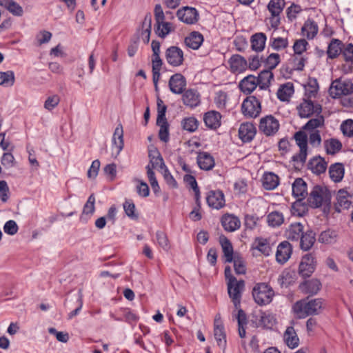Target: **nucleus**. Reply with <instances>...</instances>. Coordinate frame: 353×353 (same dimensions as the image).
<instances>
[{
  "label": "nucleus",
  "instance_id": "nucleus-1",
  "mask_svg": "<svg viewBox=\"0 0 353 353\" xmlns=\"http://www.w3.org/2000/svg\"><path fill=\"white\" fill-rule=\"evenodd\" d=\"M331 194L329 190L320 185H315L307 197V204L312 208L323 206L324 213H328L331 206Z\"/></svg>",
  "mask_w": 353,
  "mask_h": 353
},
{
  "label": "nucleus",
  "instance_id": "nucleus-2",
  "mask_svg": "<svg viewBox=\"0 0 353 353\" xmlns=\"http://www.w3.org/2000/svg\"><path fill=\"white\" fill-rule=\"evenodd\" d=\"M323 300L314 299L308 302L297 301L293 306L294 312L299 319H304L308 316L316 315L322 307Z\"/></svg>",
  "mask_w": 353,
  "mask_h": 353
},
{
  "label": "nucleus",
  "instance_id": "nucleus-3",
  "mask_svg": "<svg viewBox=\"0 0 353 353\" xmlns=\"http://www.w3.org/2000/svg\"><path fill=\"white\" fill-rule=\"evenodd\" d=\"M274 295V290L265 283H257L252 290L253 298L259 305H265L270 303Z\"/></svg>",
  "mask_w": 353,
  "mask_h": 353
},
{
  "label": "nucleus",
  "instance_id": "nucleus-4",
  "mask_svg": "<svg viewBox=\"0 0 353 353\" xmlns=\"http://www.w3.org/2000/svg\"><path fill=\"white\" fill-rule=\"evenodd\" d=\"M241 112L245 117L256 118L261 112V102L255 96H249L242 103Z\"/></svg>",
  "mask_w": 353,
  "mask_h": 353
},
{
  "label": "nucleus",
  "instance_id": "nucleus-5",
  "mask_svg": "<svg viewBox=\"0 0 353 353\" xmlns=\"http://www.w3.org/2000/svg\"><path fill=\"white\" fill-rule=\"evenodd\" d=\"M329 92L332 98H338L342 95H349L353 93V83L348 80H334L330 88Z\"/></svg>",
  "mask_w": 353,
  "mask_h": 353
},
{
  "label": "nucleus",
  "instance_id": "nucleus-6",
  "mask_svg": "<svg viewBox=\"0 0 353 353\" xmlns=\"http://www.w3.org/2000/svg\"><path fill=\"white\" fill-rule=\"evenodd\" d=\"M228 292L230 298L234 303L235 308L239 309L241 304V294L245 288L243 280L237 281L236 279H232V281L227 282Z\"/></svg>",
  "mask_w": 353,
  "mask_h": 353
},
{
  "label": "nucleus",
  "instance_id": "nucleus-7",
  "mask_svg": "<svg viewBox=\"0 0 353 353\" xmlns=\"http://www.w3.org/2000/svg\"><path fill=\"white\" fill-rule=\"evenodd\" d=\"M280 127L279 121L272 115H267L260 119L259 130L265 136H274Z\"/></svg>",
  "mask_w": 353,
  "mask_h": 353
},
{
  "label": "nucleus",
  "instance_id": "nucleus-8",
  "mask_svg": "<svg viewBox=\"0 0 353 353\" xmlns=\"http://www.w3.org/2000/svg\"><path fill=\"white\" fill-rule=\"evenodd\" d=\"M301 118H308L313 114H320L322 107L320 104H314L311 100H304L297 108Z\"/></svg>",
  "mask_w": 353,
  "mask_h": 353
},
{
  "label": "nucleus",
  "instance_id": "nucleus-9",
  "mask_svg": "<svg viewBox=\"0 0 353 353\" xmlns=\"http://www.w3.org/2000/svg\"><path fill=\"white\" fill-rule=\"evenodd\" d=\"M199 12L196 8L189 6H184L176 12V17L179 20L186 24H194L199 20Z\"/></svg>",
  "mask_w": 353,
  "mask_h": 353
},
{
  "label": "nucleus",
  "instance_id": "nucleus-10",
  "mask_svg": "<svg viewBox=\"0 0 353 353\" xmlns=\"http://www.w3.org/2000/svg\"><path fill=\"white\" fill-rule=\"evenodd\" d=\"M165 59L170 65L180 66L184 61L183 52L177 46H170L165 51Z\"/></svg>",
  "mask_w": 353,
  "mask_h": 353
},
{
  "label": "nucleus",
  "instance_id": "nucleus-11",
  "mask_svg": "<svg viewBox=\"0 0 353 353\" xmlns=\"http://www.w3.org/2000/svg\"><path fill=\"white\" fill-rule=\"evenodd\" d=\"M206 201L209 207L219 210L225 205V197L221 190H210L206 196Z\"/></svg>",
  "mask_w": 353,
  "mask_h": 353
},
{
  "label": "nucleus",
  "instance_id": "nucleus-12",
  "mask_svg": "<svg viewBox=\"0 0 353 353\" xmlns=\"http://www.w3.org/2000/svg\"><path fill=\"white\" fill-rule=\"evenodd\" d=\"M292 253V246L288 241H284L279 244L276 252V260L280 264L286 263Z\"/></svg>",
  "mask_w": 353,
  "mask_h": 353
},
{
  "label": "nucleus",
  "instance_id": "nucleus-13",
  "mask_svg": "<svg viewBox=\"0 0 353 353\" xmlns=\"http://www.w3.org/2000/svg\"><path fill=\"white\" fill-rule=\"evenodd\" d=\"M186 86L185 78L180 73H176L171 76L169 81L170 91L174 94H182Z\"/></svg>",
  "mask_w": 353,
  "mask_h": 353
},
{
  "label": "nucleus",
  "instance_id": "nucleus-14",
  "mask_svg": "<svg viewBox=\"0 0 353 353\" xmlns=\"http://www.w3.org/2000/svg\"><path fill=\"white\" fill-rule=\"evenodd\" d=\"M214 335L217 345L224 351L226 347V334L220 317L216 316L214 319Z\"/></svg>",
  "mask_w": 353,
  "mask_h": 353
},
{
  "label": "nucleus",
  "instance_id": "nucleus-15",
  "mask_svg": "<svg viewBox=\"0 0 353 353\" xmlns=\"http://www.w3.org/2000/svg\"><path fill=\"white\" fill-rule=\"evenodd\" d=\"M256 133V127L250 122L241 124L239 129V137L244 143L250 142L254 139Z\"/></svg>",
  "mask_w": 353,
  "mask_h": 353
},
{
  "label": "nucleus",
  "instance_id": "nucleus-16",
  "mask_svg": "<svg viewBox=\"0 0 353 353\" xmlns=\"http://www.w3.org/2000/svg\"><path fill=\"white\" fill-rule=\"evenodd\" d=\"M327 166V162L320 156L314 157L309 161L307 164L308 169L317 175L324 173Z\"/></svg>",
  "mask_w": 353,
  "mask_h": 353
},
{
  "label": "nucleus",
  "instance_id": "nucleus-17",
  "mask_svg": "<svg viewBox=\"0 0 353 353\" xmlns=\"http://www.w3.org/2000/svg\"><path fill=\"white\" fill-rule=\"evenodd\" d=\"M221 114L215 110H211L205 113L203 121L205 125L212 130H216L221 125Z\"/></svg>",
  "mask_w": 353,
  "mask_h": 353
},
{
  "label": "nucleus",
  "instance_id": "nucleus-18",
  "mask_svg": "<svg viewBox=\"0 0 353 353\" xmlns=\"http://www.w3.org/2000/svg\"><path fill=\"white\" fill-rule=\"evenodd\" d=\"M196 161L199 168L203 170H210L215 165L213 157L207 152H199Z\"/></svg>",
  "mask_w": 353,
  "mask_h": 353
},
{
  "label": "nucleus",
  "instance_id": "nucleus-19",
  "mask_svg": "<svg viewBox=\"0 0 353 353\" xmlns=\"http://www.w3.org/2000/svg\"><path fill=\"white\" fill-rule=\"evenodd\" d=\"M183 104L190 108H194L200 103V94L194 89H188L183 92Z\"/></svg>",
  "mask_w": 353,
  "mask_h": 353
},
{
  "label": "nucleus",
  "instance_id": "nucleus-20",
  "mask_svg": "<svg viewBox=\"0 0 353 353\" xmlns=\"http://www.w3.org/2000/svg\"><path fill=\"white\" fill-rule=\"evenodd\" d=\"M230 69L233 72H242L248 68L247 60L239 54H234L229 59Z\"/></svg>",
  "mask_w": 353,
  "mask_h": 353
},
{
  "label": "nucleus",
  "instance_id": "nucleus-21",
  "mask_svg": "<svg viewBox=\"0 0 353 353\" xmlns=\"http://www.w3.org/2000/svg\"><path fill=\"white\" fill-rule=\"evenodd\" d=\"M299 241H300V248L303 251H308L316 241V234L312 230H307L303 232Z\"/></svg>",
  "mask_w": 353,
  "mask_h": 353
},
{
  "label": "nucleus",
  "instance_id": "nucleus-22",
  "mask_svg": "<svg viewBox=\"0 0 353 353\" xmlns=\"http://www.w3.org/2000/svg\"><path fill=\"white\" fill-rule=\"evenodd\" d=\"M292 195L297 199H305L307 196V183L302 178L295 179L292 185Z\"/></svg>",
  "mask_w": 353,
  "mask_h": 353
},
{
  "label": "nucleus",
  "instance_id": "nucleus-23",
  "mask_svg": "<svg viewBox=\"0 0 353 353\" xmlns=\"http://www.w3.org/2000/svg\"><path fill=\"white\" fill-rule=\"evenodd\" d=\"M341 54L347 62L343 65L344 70L346 72H352L353 70V44L348 43L345 46L343 45Z\"/></svg>",
  "mask_w": 353,
  "mask_h": 353
},
{
  "label": "nucleus",
  "instance_id": "nucleus-24",
  "mask_svg": "<svg viewBox=\"0 0 353 353\" xmlns=\"http://www.w3.org/2000/svg\"><path fill=\"white\" fill-rule=\"evenodd\" d=\"M221 224L225 230L228 232H234L238 230L241 226L239 219L231 214H226L221 218Z\"/></svg>",
  "mask_w": 353,
  "mask_h": 353
},
{
  "label": "nucleus",
  "instance_id": "nucleus-25",
  "mask_svg": "<svg viewBox=\"0 0 353 353\" xmlns=\"http://www.w3.org/2000/svg\"><path fill=\"white\" fill-rule=\"evenodd\" d=\"M259 85L256 80V77L254 75H248L243 79L240 83L239 88L241 90L247 94L252 92Z\"/></svg>",
  "mask_w": 353,
  "mask_h": 353
},
{
  "label": "nucleus",
  "instance_id": "nucleus-26",
  "mask_svg": "<svg viewBox=\"0 0 353 353\" xmlns=\"http://www.w3.org/2000/svg\"><path fill=\"white\" fill-rule=\"evenodd\" d=\"M321 283L318 279L305 281L300 285V289L305 294H316L321 290Z\"/></svg>",
  "mask_w": 353,
  "mask_h": 353
},
{
  "label": "nucleus",
  "instance_id": "nucleus-27",
  "mask_svg": "<svg viewBox=\"0 0 353 353\" xmlns=\"http://www.w3.org/2000/svg\"><path fill=\"white\" fill-rule=\"evenodd\" d=\"M267 37L263 32L254 34L250 38L251 48L252 50L259 52L263 50Z\"/></svg>",
  "mask_w": 353,
  "mask_h": 353
},
{
  "label": "nucleus",
  "instance_id": "nucleus-28",
  "mask_svg": "<svg viewBox=\"0 0 353 353\" xmlns=\"http://www.w3.org/2000/svg\"><path fill=\"white\" fill-rule=\"evenodd\" d=\"M344 173V165L341 163H335L330 166V177L335 183H339L342 181Z\"/></svg>",
  "mask_w": 353,
  "mask_h": 353
},
{
  "label": "nucleus",
  "instance_id": "nucleus-29",
  "mask_svg": "<svg viewBox=\"0 0 353 353\" xmlns=\"http://www.w3.org/2000/svg\"><path fill=\"white\" fill-rule=\"evenodd\" d=\"M203 41V37L202 34L199 32H192L185 39V43L186 46L193 50H197L199 48Z\"/></svg>",
  "mask_w": 353,
  "mask_h": 353
},
{
  "label": "nucleus",
  "instance_id": "nucleus-30",
  "mask_svg": "<svg viewBox=\"0 0 353 353\" xmlns=\"http://www.w3.org/2000/svg\"><path fill=\"white\" fill-rule=\"evenodd\" d=\"M336 200L334 208L337 212H341V209H348L351 205V201L348 199V192L344 190H339Z\"/></svg>",
  "mask_w": 353,
  "mask_h": 353
},
{
  "label": "nucleus",
  "instance_id": "nucleus-31",
  "mask_svg": "<svg viewBox=\"0 0 353 353\" xmlns=\"http://www.w3.org/2000/svg\"><path fill=\"white\" fill-rule=\"evenodd\" d=\"M303 233V225L301 223H292L286 230L288 240L298 241Z\"/></svg>",
  "mask_w": 353,
  "mask_h": 353
},
{
  "label": "nucleus",
  "instance_id": "nucleus-32",
  "mask_svg": "<svg viewBox=\"0 0 353 353\" xmlns=\"http://www.w3.org/2000/svg\"><path fill=\"white\" fill-rule=\"evenodd\" d=\"M284 341L286 345L291 349H294L299 345V339L293 327H288L284 333Z\"/></svg>",
  "mask_w": 353,
  "mask_h": 353
},
{
  "label": "nucleus",
  "instance_id": "nucleus-33",
  "mask_svg": "<svg viewBox=\"0 0 353 353\" xmlns=\"http://www.w3.org/2000/svg\"><path fill=\"white\" fill-rule=\"evenodd\" d=\"M317 23L312 19H308L301 28L302 34L308 39H312L318 32Z\"/></svg>",
  "mask_w": 353,
  "mask_h": 353
},
{
  "label": "nucleus",
  "instance_id": "nucleus-34",
  "mask_svg": "<svg viewBox=\"0 0 353 353\" xmlns=\"http://www.w3.org/2000/svg\"><path fill=\"white\" fill-rule=\"evenodd\" d=\"M343 46V43L341 41L337 39H332L327 50L328 58L332 59L336 58L342 53Z\"/></svg>",
  "mask_w": 353,
  "mask_h": 353
},
{
  "label": "nucleus",
  "instance_id": "nucleus-35",
  "mask_svg": "<svg viewBox=\"0 0 353 353\" xmlns=\"http://www.w3.org/2000/svg\"><path fill=\"white\" fill-rule=\"evenodd\" d=\"M273 77V73L270 70L266 69L261 72L258 77H256L259 88L261 90L268 89Z\"/></svg>",
  "mask_w": 353,
  "mask_h": 353
},
{
  "label": "nucleus",
  "instance_id": "nucleus-36",
  "mask_svg": "<svg viewBox=\"0 0 353 353\" xmlns=\"http://www.w3.org/2000/svg\"><path fill=\"white\" fill-rule=\"evenodd\" d=\"M219 241L222 247L223 255L225 258V262L231 263L234 259V251L232 243L225 236H221Z\"/></svg>",
  "mask_w": 353,
  "mask_h": 353
},
{
  "label": "nucleus",
  "instance_id": "nucleus-37",
  "mask_svg": "<svg viewBox=\"0 0 353 353\" xmlns=\"http://www.w3.org/2000/svg\"><path fill=\"white\" fill-rule=\"evenodd\" d=\"M279 183V176L272 173H265L263 177V187L265 190H271L275 189Z\"/></svg>",
  "mask_w": 353,
  "mask_h": 353
},
{
  "label": "nucleus",
  "instance_id": "nucleus-38",
  "mask_svg": "<svg viewBox=\"0 0 353 353\" xmlns=\"http://www.w3.org/2000/svg\"><path fill=\"white\" fill-rule=\"evenodd\" d=\"M0 5L4 6L13 15L20 17L23 13L22 7L13 0L0 1Z\"/></svg>",
  "mask_w": 353,
  "mask_h": 353
},
{
  "label": "nucleus",
  "instance_id": "nucleus-39",
  "mask_svg": "<svg viewBox=\"0 0 353 353\" xmlns=\"http://www.w3.org/2000/svg\"><path fill=\"white\" fill-rule=\"evenodd\" d=\"M324 147L327 154L334 155L342 148V143L336 139H330L324 141Z\"/></svg>",
  "mask_w": 353,
  "mask_h": 353
},
{
  "label": "nucleus",
  "instance_id": "nucleus-40",
  "mask_svg": "<svg viewBox=\"0 0 353 353\" xmlns=\"http://www.w3.org/2000/svg\"><path fill=\"white\" fill-rule=\"evenodd\" d=\"M151 28L152 17L150 14H148L145 15L144 20L142 23L141 37L145 43H148V42L150 41Z\"/></svg>",
  "mask_w": 353,
  "mask_h": 353
},
{
  "label": "nucleus",
  "instance_id": "nucleus-41",
  "mask_svg": "<svg viewBox=\"0 0 353 353\" xmlns=\"http://www.w3.org/2000/svg\"><path fill=\"white\" fill-rule=\"evenodd\" d=\"M305 199H297L292 205L291 212L293 215L304 216L308 211L307 205L303 202Z\"/></svg>",
  "mask_w": 353,
  "mask_h": 353
},
{
  "label": "nucleus",
  "instance_id": "nucleus-42",
  "mask_svg": "<svg viewBox=\"0 0 353 353\" xmlns=\"http://www.w3.org/2000/svg\"><path fill=\"white\" fill-rule=\"evenodd\" d=\"M112 143L117 148L118 152H119L123 148V130L121 124H119L114 130L112 137Z\"/></svg>",
  "mask_w": 353,
  "mask_h": 353
},
{
  "label": "nucleus",
  "instance_id": "nucleus-43",
  "mask_svg": "<svg viewBox=\"0 0 353 353\" xmlns=\"http://www.w3.org/2000/svg\"><path fill=\"white\" fill-rule=\"evenodd\" d=\"M236 319L238 321L239 335L241 338L243 339L245 337L246 334L245 325H247V316L245 312L242 309H239Z\"/></svg>",
  "mask_w": 353,
  "mask_h": 353
},
{
  "label": "nucleus",
  "instance_id": "nucleus-44",
  "mask_svg": "<svg viewBox=\"0 0 353 353\" xmlns=\"http://www.w3.org/2000/svg\"><path fill=\"white\" fill-rule=\"evenodd\" d=\"M294 93V88L292 85L289 84L282 85L277 91V97L281 101H288L289 98Z\"/></svg>",
  "mask_w": 353,
  "mask_h": 353
},
{
  "label": "nucleus",
  "instance_id": "nucleus-45",
  "mask_svg": "<svg viewBox=\"0 0 353 353\" xmlns=\"http://www.w3.org/2000/svg\"><path fill=\"white\" fill-rule=\"evenodd\" d=\"M285 4V0H270L268 8L271 15H280V13L284 8Z\"/></svg>",
  "mask_w": 353,
  "mask_h": 353
},
{
  "label": "nucleus",
  "instance_id": "nucleus-46",
  "mask_svg": "<svg viewBox=\"0 0 353 353\" xmlns=\"http://www.w3.org/2000/svg\"><path fill=\"white\" fill-rule=\"evenodd\" d=\"M267 220L269 225L279 227L283 223L284 218L282 213L274 211L268 215Z\"/></svg>",
  "mask_w": 353,
  "mask_h": 353
},
{
  "label": "nucleus",
  "instance_id": "nucleus-47",
  "mask_svg": "<svg viewBox=\"0 0 353 353\" xmlns=\"http://www.w3.org/2000/svg\"><path fill=\"white\" fill-rule=\"evenodd\" d=\"M181 126L184 130L193 132L197 130L199 121L193 117L184 118L181 121Z\"/></svg>",
  "mask_w": 353,
  "mask_h": 353
},
{
  "label": "nucleus",
  "instance_id": "nucleus-48",
  "mask_svg": "<svg viewBox=\"0 0 353 353\" xmlns=\"http://www.w3.org/2000/svg\"><path fill=\"white\" fill-rule=\"evenodd\" d=\"M154 152L157 154V156H154L152 154H149L150 163L148 165H150V167L152 168V169L159 168L162 170L166 167L163 159L159 151L156 150Z\"/></svg>",
  "mask_w": 353,
  "mask_h": 353
},
{
  "label": "nucleus",
  "instance_id": "nucleus-49",
  "mask_svg": "<svg viewBox=\"0 0 353 353\" xmlns=\"http://www.w3.org/2000/svg\"><path fill=\"white\" fill-rule=\"evenodd\" d=\"M14 74L12 71L0 72V85L10 87L14 83Z\"/></svg>",
  "mask_w": 353,
  "mask_h": 353
},
{
  "label": "nucleus",
  "instance_id": "nucleus-50",
  "mask_svg": "<svg viewBox=\"0 0 353 353\" xmlns=\"http://www.w3.org/2000/svg\"><path fill=\"white\" fill-rule=\"evenodd\" d=\"M254 244V248L264 255H270L271 248L267 239L263 238H257L255 240Z\"/></svg>",
  "mask_w": 353,
  "mask_h": 353
},
{
  "label": "nucleus",
  "instance_id": "nucleus-51",
  "mask_svg": "<svg viewBox=\"0 0 353 353\" xmlns=\"http://www.w3.org/2000/svg\"><path fill=\"white\" fill-rule=\"evenodd\" d=\"M318 117L314 119L309 120L306 124L303 127V129L305 130H313L319 127H321L324 125L325 119L322 115H317Z\"/></svg>",
  "mask_w": 353,
  "mask_h": 353
},
{
  "label": "nucleus",
  "instance_id": "nucleus-52",
  "mask_svg": "<svg viewBox=\"0 0 353 353\" xmlns=\"http://www.w3.org/2000/svg\"><path fill=\"white\" fill-rule=\"evenodd\" d=\"M336 233L334 231L327 230L323 231L318 239V241L321 243L331 244L336 241Z\"/></svg>",
  "mask_w": 353,
  "mask_h": 353
},
{
  "label": "nucleus",
  "instance_id": "nucleus-53",
  "mask_svg": "<svg viewBox=\"0 0 353 353\" xmlns=\"http://www.w3.org/2000/svg\"><path fill=\"white\" fill-rule=\"evenodd\" d=\"M270 45L275 50H281L285 49L288 46V39L282 37H271L270 39Z\"/></svg>",
  "mask_w": 353,
  "mask_h": 353
},
{
  "label": "nucleus",
  "instance_id": "nucleus-54",
  "mask_svg": "<svg viewBox=\"0 0 353 353\" xmlns=\"http://www.w3.org/2000/svg\"><path fill=\"white\" fill-rule=\"evenodd\" d=\"M280 61V55L277 53H272L265 59L264 63L268 70H272L279 65Z\"/></svg>",
  "mask_w": 353,
  "mask_h": 353
},
{
  "label": "nucleus",
  "instance_id": "nucleus-55",
  "mask_svg": "<svg viewBox=\"0 0 353 353\" xmlns=\"http://www.w3.org/2000/svg\"><path fill=\"white\" fill-rule=\"evenodd\" d=\"M260 325L265 328H272L276 323L274 317L270 314L262 312L259 319Z\"/></svg>",
  "mask_w": 353,
  "mask_h": 353
},
{
  "label": "nucleus",
  "instance_id": "nucleus-56",
  "mask_svg": "<svg viewBox=\"0 0 353 353\" xmlns=\"http://www.w3.org/2000/svg\"><path fill=\"white\" fill-rule=\"evenodd\" d=\"M316 264L307 265V263L305 264L304 263H300L299 267V273L303 278L310 277L314 272Z\"/></svg>",
  "mask_w": 353,
  "mask_h": 353
},
{
  "label": "nucleus",
  "instance_id": "nucleus-57",
  "mask_svg": "<svg viewBox=\"0 0 353 353\" xmlns=\"http://www.w3.org/2000/svg\"><path fill=\"white\" fill-rule=\"evenodd\" d=\"M234 262V268L236 274H243L246 272L245 262L243 259L239 256H234L232 260Z\"/></svg>",
  "mask_w": 353,
  "mask_h": 353
},
{
  "label": "nucleus",
  "instance_id": "nucleus-58",
  "mask_svg": "<svg viewBox=\"0 0 353 353\" xmlns=\"http://www.w3.org/2000/svg\"><path fill=\"white\" fill-rule=\"evenodd\" d=\"M95 197L92 194L89 197L86 203H85L83 209V214L92 215L95 210Z\"/></svg>",
  "mask_w": 353,
  "mask_h": 353
},
{
  "label": "nucleus",
  "instance_id": "nucleus-59",
  "mask_svg": "<svg viewBox=\"0 0 353 353\" xmlns=\"http://www.w3.org/2000/svg\"><path fill=\"white\" fill-rule=\"evenodd\" d=\"M294 137L299 148H307V136L305 132L303 131L296 132Z\"/></svg>",
  "mask_w": 353,
  "mask_h": 353
},
{
  "label": "nucleus",
  "instance_id": "nucleus-60",
  "mask_svg": "<svg viewBox=\"0 0 353 353\" xmlns=\"http://www.w3.org/2000/svg\"><path fill=\"white\" fill-rule=\"evenodd\" d=\"M123 209L126 215L130 218L133 219L138 218L137 214L135 213V205L132 201L126 200L123 203Z\"/></svg>",
  "mask_w": 353,
  "mask_h": 353
},
{
  "label": "nucleus",
  "instance_id": "nucleus-61",
  "mask_svg": "<svg viewBox=\"0 0 353 353\" xmlns=\"http://www.w3.org/2000/svg\"><path fill=\"white\" fill-rule=\"evenodd\" d=\"M307 45V41L304 39L296 40L293 46L294 54L302 55V53L306 50Z\"/></svg>",
  "mask_w": 353,
  "mask_h": 353
},
{
  "label": "nucleus",
  "instance_id": "nucleus-62",
  "mask_svg": "<svg viewBox=\"0 0 353 353\" xmlns=\"http://www.w3.org/2000/svg\"><path fill=\"white\" fill-rule=\"evenodd\" d=\"M292 61L294 70L302 71L305 67L306 59L302 55L294 54Z\"/></svg>",
  "mask_w": 353,
  "mask_h": 353
},
{
  "label": "nucleus",
  "instance_id": "nucleus-63",
  "mask_svg": "<svg viewBox=\"0 0 353 353\" xmlns=\"http://www.w3.org/2000/svg\"><path fill=\"white\" fill-rule=\"evenodd\" d=\"M341 130L343 134L347 137L353 136V120L347 119L341 125Z\"/></svg>",
  "mask_w": 353,
  "mask_h": 353
},
{
  "label": "nucleus",
  "instance_id": "nucleus-64",
  "mask_svg": "<svg viewBox=\"0 0 353 353\" xmlns=\"http://www.w3.org/2000/svg\"><path fill=\"white\" fill-rule=\"evenodd\" d=\"M1 164L6 168H10L15 165L14 156L10 152H6L1 159Z\"/></svg>",
  "mask_w": 353,
  "mask_h": 353
}]
</instances>
